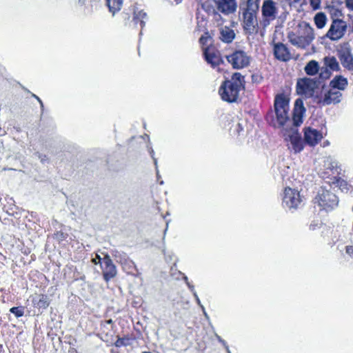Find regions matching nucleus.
<instances>
[{
    "instance_id": "nucleus-10",
    "label": "nucleus",
    "mask_w": 353,
    "mask_h": 353,
    "mask_svg": "<svg viewBox=\"0 0 353 353\" xmlns=\"http://www.w3.org/2000/svg\"><path fill=\"white\" fill-rule=\"evenodd\" d=\"M228 61L234 69H242L249 65L250 63V57L243 50H236L232 54L227 55Z\"/></svg>"
},
{
    "instance_id": "nucleus-32",
    "label": "nucleus",
    "mask_w": 353,
    "mask_h": 353,
    "mask_svg": "<svg viewBox=\"0 0 353 353\" xmlns=\"http://www.w3.org/2000/svg\"><path fill=\"white\" fill-rule=\"evenodd\" d=\"M344 3L347 10L353 12V0H344Z\"/></svg>"
},
{
    "instance_id": "nucleus-30",
    "label": "nucleus",
    "mask_w": 353,
    "mask_h": 353,
    "mask_svg": "<svg viewBox=\"0 0 353 353\" xmlns=\"http://www.w3.org/2000/svg\"><path fill=\"white\" fill-rule=\"evenodd\" d=\"M78 4L81 6H85L88 13L92 12L91 0H78Z\"/></svg>"
},
{
    "instance_id": "nucleus-19",
    "label": "nucleus",
    "mask_w": 353,
    "mask_h": 353,
    "mask_svg": "<svg viewBox=\"0 0 353 353\" xmlns=\"http://www.w3.org/2000/svg\"><path fill=\"white\" fill-rule=\"evenodd\" d=\"M204 57L208 63L210 64L212 68L219 65L222 62L220 54L214 49L207 48L203 52Z\"/></svg>"
},
{
    "instance_id": "nucleus-38",
    "label": "nucleus",
    "mask_w": 353,
    "mask_h": 353,
    "mask_svg": "<svg viewBox=\"0 0 353 353\" xmlns=\"http://www.w3.org/2000/svg\"><path fill=\"white\" fill-rule=\"evenodd\" d=\"M345 252L348 255L352 256L353 255V247L351 245L346 246Z\"/></svg>"
},
{
    "instance_id": "nucleus-22",
    "label": "nucleus",
    "mask_w": 353,
    "mask_h": 353,
    "mask_svg": "<svg viewBox=\"0 0 353 353\" xmlns=\"http://www.w3.org/2000/svg\"><path fill=\"white\" fill-rule=\"evenodd\" d=\"M235 36L234 30L228 26H223L219 28V39L224 43H232Z\"/></svg>"
},
{
    "instance_id": "nucleus-34",
    "label": "nucleus",
    "mask_w": 353,
    "mask_h": 353,
    "mask_svg": "<svg viewBox=\"0 0 353 353\" xmlns=\"http://www.w3.org/2000/svg\"><path fill=\"white\" fill-rule=\"evenodd\" d=\"M193 296H194V297L195 298V300H196V303H197V304H198V305L201 307V309H202V310H203V313H204V315H205V316H208V314H207V313L205 312V307H203V305L201 304V301H200V299H199V296H198L197 294H196V293H194V294H193Z\"/></svg>"
},
{
    "instance_id": "nucleus-37",
    "label": "nucleus",
    "mask_w": 353,
    "mask_h": 353,
    "mask_svg": "<svg viewBox=\"0 0 353 353\" xmlns=\"http://www.w3.org/2000/svg\"><path fill=\"white\" fill-rule=\"evenodd\" d=\"M38 158L40 159L41 162L43 163L48 161V159L47 156L45 154H38Z\"/></svg>"
},
{
    "instance_id": "nucleus-2",
    "label": "nucleus",
    "mask_w": 353,
    "mask_h": 353,
    "mask_svg": "<svg viewBox=\"0 0 353 353\" xmlns=\"http://www.w3.org/2000/svg\"><path fill=\"white\" fill-rule=\"evenodd\" d=\"M244 77L239 72H235L231 79L225 81L219 88V93L223 101L235 102L240 91L243 88Z\"/></svg>"
},
{
    "instance_id": "nucleus-51",
    "label": "nucleus",
    "mask_w": 353,
    "mask_h": 353,
    "mask_svg": "<svg viewBox=\"0 0 353 353\" xmlns=\"http://www.w3.org/2000/svg\"><path fill=\"white\" fill-rule=\"evenodd\" d=\"M352 211H353V206H352Z\"/></svg>"
},
{
    "instance_id": "nucleus-8",
    "label": "nucleus",
    "mask_w": 353,
    "mask_h": 353,
    "mask_svg": "<svg viewBox=\"0 0 353 353\" xmlns=\"http://www.w3.org/2000/svg\"><path fill=\"white\" fill-rule=\"evenodd\" d=\"M343 94L339 90H335L329 86L323 88L319 96L316 97V102L320 105L326 106L337 104L341 101Z\"/></svg>"
},
{
    "instance_id": "nucleus-4",
    "label": "nucleus",
    "mask_w": 353,
    "mask_h": 353,
    "mask_svg": "<svg viewBox=\"0 0 353 353\" xmlns=\"http://www.w3.org/2000/svg\"><path fill=\"white\" fill-rule=\"evenodd\" d=\"M274 111L276 121L280 127L288 128L293 126V119L290 120L289 117V99L283 94H279L274 99Z\"/></svg>"
},
{
    "instance_id": "nucleus-21",
    "label": "nucleus",
    "mask_w": 353,
    "mask_h": 353,
    "mask_svg": "<svg viewBox=\"0 0 353 353\" xmlns=\"http://www.w3.org/2000/svg\"><path fill=\"white\" fill-rule=\"evenodd\" d=\"M348 85V81L347 78L341 76H335L330 82L329 86L335 90H339L340 92L345 90Z\"/></svg>"
},
{
    "instance_id": "nucleus-14",
    "label": "nucleus",
    "mask_w": 353,
    "mask_h": 353,
    "mask_svg": "<svg viewBox=\"0 0 353 353\" xmlns=\"http://www.w3.org/2000/svg\"><path fill=\"white\" fill-rule=\"evenodd\" d=\"M316 87V81L310 78L300 79L296 83V90L299 94L312 96Z\"/></svg>"
},
{
    "instance_id": "nucleus-20",
    "label": "nucleus",
    "mask_w": 353,
    "mask_h": 353,
    "mask_svg": "<svg viewBox=\"0 0 353 353\" xmlns=\"http://www.w3.org/2000/svg\"><path fill=\"white\" fill-rule=\"evenodd\" d=\"M274 54L277 59L282 61H289L291 58L288 48L282 43L274 44Z\"/></svg>"
},
{
    "instance_id": "nucleus-47",
    "label": "nucleus",
    "mask_w": 353,
    "mask_h": 353,
    "mask_svg": "<svg viewBox=\"0 0 353 353\" xmlns=\"http://www.w3.org/2000/svg\"><path fill=\"white\" fill-rule=\"evenodd\" d=\"M106 322H107V323H108V324H111V323H112V319H109V320H108Z\"/></svg>"
},
{
    "instance_id": "nucleus-39",
    "label": "nucleus",
    "mask_w": 353,
    "mask_h": 353,
    "mask_svg": "<svg viewBox=\"0 0 353 353\" xmlns=\"http://www.w3.org/2000/svg\"><path fill=\"white\" fill-rule=\"evenodd\" d=\"M208 39H210V37L208 35V33H206V36H202L199 40L200 42L204 45L206 43Z\"/></svg>"
},
{
    "instance_id": "nucleus-31",
    "label": "nucleus",
    "mask_w": 353,
    "mask_h": 353,
    "mask_svg": "<svg viewBox=\"0 0 353 353\" xmlns=\"http://www.w3.org/2000/svg\"><path fill=\"white\" fill-rule=\"evenodd\" d=\"M262 80L263 77L259 73L253 74L252 75V82L253 83L259 84L262 81Z\"/></svg>"
},
{
    "instance_id": "nucleus-17",
    "label": "nucleus",
    "mask_w": 353,
    "mask_h": 353,
    "mask_svg": "<svg viewBox=\"0 0 353 353\" xmlns=\"http://www.w3.org/2000/svg\"><path fill=\"white\" fill-rule=\"evenodd\" d=\"M102 270L103 278L106 281L114 278L117 274L116 266L113 264L110 256L105 254L103 258Z\"/></svg>"
},
{
    "instance_id": "nucleus-50",
    "label": "nucleus",
    "mask_w": 353,
    "mask_h": 353,
    "mask_svg": "<svg viewBox=\"0 0 353 353\" xmlns=\"http://www.w3.org/2000/svg\"><path fill=\"white\" fill-rule=\"evenodd\" d=\"M143 353H151V352H143Z\"/></svg>"
},
{
    "instance_id": "nucleus-13",
    "label": "nucleus",
    "mask_w": 353,
    "mask_h": 353,
    "mask_svg": "<svg viewBox=\"0 0 353 353\" xmlns=\"http://www.w3.org/2000/svg\"><path fill=\"white\" fill-rule=\"evenodd\" d=\"M340 70L339 63L333 56L325 57L323 59V66L321 68L319 76L321 79H327L330 76V70L339 71Z\"/></svg>"
},
{
    "instance_id": "nucleus-44",
    "label": "nucleus",
    "mask_w": 353,
    "mask_h": 353,
    "mask_svg": "<svg viewBox=\"0 0 353 353\" xmlns=\"http://www.w3.org/2000/svg\"><path fill=\"white\" fill-rule=\"evenodd\" d=\"M172 254H168V256H165L166 260H172Z\"/></svg>"
},
{
    "instance_id": "nucleus-11",
    "label": "nucleus",
    "mask_w": 353,
    "mask_h": 353,
    "mask_svg": "<svg viewBox=\"0 0 353 353\" xmlns=\"http://www.w3.org/2000/svg\"><path fill=\"white\" fill-rule=\"evenodd\" d=\"M256 12L248 8L243 12V26L244 30L249 34L256 32L258 27Z\"/></svg>"
},
{
    "instance_id": "nucleus-3",
    "label": "nucleus",
    "mask_w": 353,
    "mask_h": 353,
    "mask_svg": "<svg viewBox=\"0 0 353 353\" xmlns=\"http://www.w3.org/2000/svg\"><path fill=\"white\" fill-rule=\"evenodd\" d=\"M288 38L292 45L299 48H305L314 39V29L308 23L302 22L299 24L296 32L291 31Z\"/></svg>"
},
{
    "instance_id": "nucleus-28",
    "label": "nucleus",
    "mask_w": 353,
    "mask_h": 353,
    "mask_svg": "<svg viewBox=\"0 0 353 353\" xmlns=\"http://www.w3.org/2000/svg\"><path fill=\"white\" fill-rule=\"evenodd\" d=\"M10 312L14 314L17 318L23 316L24 309L23 307H13L10 308Z\"/></svg>"
},
{
    "instance_id": "nucleus-12",
    "label": "nucleus",
    "mask_w": 353,
    "mask_h": 353,
    "mask_svg": "<svg viewBox=\"0 0 353 353\" xmlns=\"http://www.w3.org/2000/svg\"><path fill=\"white\" fill-rule=\"evenodd\" d=\"M347 29L346 23L341 19H334L326 36L332 41H336L343 37Z\"/></svg>"
},
{
    "instance_id": "nucleus-36",
    "label": "nucleus",
    "mask_w": 353,
    "mask_h": 353,
    "mask_svg": "<svg viewBox=\"0 0 353 353\" xmlns=\"http://www.w3.org/2000/svg\"><path fill=\"white\" fill-rule=\"evenodd\" d=\"M92 262L94 264L101 263L102 265L103 259L98 254L96 255V257L92 259Z\"/></svg>"
},
{
    "instance_id": "nucleus-29",
    "label": "nucleus",
    "mask_w": 353,
    "mask_h": 353,
    "mask_svg": "<svg viewBox=\"0 0 353 353\" xmlns=\"http://www.w3.org/2000/svg\"><path fill=\"white\" fill-rule=\"evenodd\" d=\"M129 344L130 343L128 338H118L114 343V345L117 347L128 346Z\"/></svg>"
},
{
    "instance_id": "nucleus-24",
    "label": "nucleus",
    "mask_w": 353,
    "mask_h": 353,
    "mask_svg": "<svg viewBox=\"0 0 353 353\" xmlns=\"http://www.w3.org/2000/svg\"><path fill=\"white\" fill-rule=\"evenodd\" d=\"M148 19L146 12L143 10H134L133 21L137 24L139 23L141 28L143 29L145 25V20Z\"/></svg>"
},
{
    "instance_id": "nucleus-25",
    "label": "nucleus",
    "mask_w": 353,
    "mask_h": 353,
    "mask_svg": "<svg viewBox=\"0 0 353 353\" xmlns=\"http://www.w3.org/2000/svg\"><path fill=\"white\" fill-rule=\"evenodd\" d=\"M319 70L321 71V68L315 60L310 61L305 66V72L310 76L316 74Z\"/></svg>"
},
{
    "instance_id": "nucleus-27",
    "label": "nucleus",
    "mask_w": 353,
    "mask_h": 353,
    "mask_svg": "<svg viewBox=\"0 0 353 353\" xmlns=\"http://www.w3.org/2000/svg\"><path fill=\"white\" fill-rule=\"evenodd\" d=\"M314 23H315L316 26L318 28L321 29L326 24V21H327L326 15L323 12H318L317 14H315V16L314 17Z\"/></svg>"
},
{
    "instance_id": "nucleus-9",
    "label": "nucleus",
    "mask_w": 353,
    "mask_h": 353,
    "mask_svg": "<svg viewBox=\"0 0 353 353\" xmlns=\"http://www.w3.org/2000/svg\"><path fill=\"white\" fill-rule=\"evenodd\" d=\"M339 174L337 162L331 157H327L324 160L323 168L320 169L319 174L324 179H330L332 181L329 183H334L336 180V176Z\"/></svg>"
},
{
    "instance_id": "nucleus-48",
    "label": "nucleus",
    "mask_w": 353,
    "mask_h": 353,
    "mask_svg": "<svg viewBox=\"0 0 353 353\" xmlns=\"http://www.w3.org/2000/svg\"><path fill=\"white\" fill-rule=\"evenodd\" d=\"M215 14L217 15L219 17H221V15L215 12Z\"/></svg>"
},
{
    "instance_id": "nucleus-45",
    "label": "nucleus",
    "mask_w": 353,
    "mask_h": 353,
    "mask_svg": "<svg viewBox=\"0 0 353 353\" xmlns=\"http://www.w3.org/2000/svg\"><path fill=\"white\" fill-rule=\"evenodd\" d=\"M168 222H167V223H166V228H165V230H164V235H165L166 232H167V230H168ZM164 238H165V236H163V239H164Z\"/></svg>"
},
{
    "instance_id": "nucleus-5",
    "label": "nucleus",
    "mask_w": 353,
    "mask_h": 353,
    "mask_svg": "<svg viewBox=\"0 0 353 353\" xmlns=\"http://www.w3.org/2000/svg\"><path fill=\"white\" fill-rule=\"evenodd\" d=\"M314 203H317L321 209L330 211L338 205L339 199L334 192L321 187L314 198Z\"/></svg>"
},
{
    "instance_id": "nucleus-35",
    "label": "nucleus",
    "mask_w": 353,
    "mask_h": 353,
    "mask_svg": "<svg viewBox=\"0 0 353 353\" xmlns=\"http://www.w3.org/2000/svg\"><path fill=\"white\" fill-rule=\"evenodd\" d=\"M321 4V0H310V5L314 9H319Z\"/></svg>"
},
{
    "instance_id": "nucleus-1",
    "label": "nucleus",
    "mask_w": 353,
    "mask_h": 353,
    "mask_svg": "<svg viewBox=\"0 0 353 353\" xmlns=\"http://www.w3.org/2000/svg\"><path fill=\"white\" fill-rule=\"evenodd\" d=\"M305 112V108L302 99H297L295 101L293 110V126L290 129L285 128V140L290 143L292 150L296 153L303 150L305 143L297 129L303 123V117Z\"/></svg>"
},
{
    "instance_id": "nucleus-15",
    "label": "nucleus",
    "mask_w": 353,
    "mask_h": 353,
    "mask_svg": "<svg viewBox=\"0 0 353 353\" xmlns=\"http://www.w3.org/2000/svg\"><path fill=\"white\" fill-rule=\"evenodd\" d=\"M338 57L343 68L353 71V54L349 47L345 46L339 50Z\"/></svg>"
},
{
    "instance_id": "nucleus-46",
    "label": "nucleus",
    "mask_w": 353,
    "mask_h": 353,
    "mask_svg": "<svg viewBox=\"0 0 353 353\" xmlns=\"http://www.w3.org/2000/svg\"><path fill=\"white\" fill-rule=\"evenodd\" d=\"M224 347L225 348V350H226V351H227V352H228V353H231V352H230V349H229L228 345H226V346H225Z\"/></svg>"
},
{
    "instance_id": "nucleus-16",
    "label": "nucleus",
    "mask_w": 353,
    "mask_h": 353,
    "mask_svg": "<svg viewBox=\"0 0 353 353\" xmlns=\"http://www.w3.org/2000/svg\"><path fill=\"white\" fill-rule=\"evenodd\" d=\"M304 131L305 143L314 146L323 139V134L319 131L311 127H305Z\"/></svg>"
},
{
    "instance_id": "nucleus-6",
    "label": "nucleus",
    "mask_w": 353,
    "mask_h": 353,
    "mask_svg": "<svg viewBox=\"0 0 353 353\" xmlns=\"http://www.w3.org/2000/svg\"><path fill=\"white\" fill-rule=\"evenodd\" d=\"M262 19L260 26L265 30L272 21L276 19L278 14L276 3L273 0H264L261 6Z\"/></svg>"
},
{
    "instance_id": "nucleus-40",
    "label": "nucleus",
    "mask_w": 353,
    "mask_h": 353,
    "mask_svg": "<svg viewBox=\"0 0 353 353\" xmlns=\"http://www.w3.org/2000/svg\"><path fill=\"white\" fill-rule=\"evenodd\" d=\"M188 287V288L190 289V290L191 291V292L194 294V293H196V292L194 290V287L193 285H192L190 283H188L186 284Z\"/></svg>"
},
{
    "instance_id": "nucleus-23",
    "label": "nucleus",
    "mask_w": 353,
    "mask_h": 353,
    "mask_svg": "<svg viewBox=\"0 0 353 353\" xmlns=\"http://www.w3.org/2000/svg\"><path fill=\"white\" fill-rule=\"evenodd\" d=\"M32 303L34 307L38 308L46 309L49 305V301L47 296L39 294L34 296L32 299Z\"/></svg>"
},
{
    "instance_id": "nucleus-43",
    "label": "nucleus",
    "mask_w": 353,
    "mask_h": 353,
    "mask_svg": "<svg viewBox=\"0 0 353 353\" xmlns=\"http://www.w3.org/2000/svg\"><path fill=\"white\" fill-rule=\"evenodd\" d=\"M183 281L185 282V283H186V284H187L188 283H190V282L188 281V276H185V274H183Z\"/></svg>"
},
{
    "instance_id": "nucleus-26",
    "label": "nucleus",
    "mask_w": 353,
    "mask_h": 353,
    "mask_svg": "<svg viewBox=\"0 0 353 353\" xmlns=\"http://www.w3.org/2000/svg\"><path fill=\"white\" fill-rule=\"evenodd\" d=\"M106 4L109 8V11L113 15L121 8L123 0H106Z\"/></svg>"
},
{
    "instance_id": "nucleus-41",
    "label": "nucleus",
    "mask_w": 353,
    "mask_h": 353,
    "mask_svg": "<svg viewBox=\"0 0 353 353\" xmlns=\"http://www.w3.org/2000/svg\"><path fill=\"white\" fill-rule=\"evenodd\" d=\"M216 337L217 340L220 343H221L224 347L228 345L227 343L223 339H222L220 336H219L218 334H216Z\"/></svg>"
},
{
    "instance_id": "nucleus-7",
    "label": "nucleus",
    "mask_w": 353,
    "mask_h": 353,
    "mask_svg": "<svg viewBox=\"0 0 353 353\" xmlns=\"http://www.w3.org/2000/svg\"><path fill=\"white\" fill-rule=\"evenodd\" d=\"M302 201L298 190L290 188L284 190L282 205L285 209L293 212L302 205Z\"/></svg>"
},
{
    "instance_id": "nucleus-42",
    "label": "nucleus",
    "mask_w": 353,
    "mask_h": 353,
    "mask_svg": "<svg viewBox=\"0 0 353 353\" xmlns=\"http://www.w3.org/2000/svg\"><path fill=\"white\" fill-rule=\"evenodd\" d=\"M32 97H34L36 99V100H37L39 101V103L41 105V109H43V102L41 100V99L39 97H37V95H35L34 94H32Z\"/></svg>"
},
{
    "instance_id": "nucleus-18",
    "label": "nucleus",
    "mask_w": 353,
    "mask_h": 353,
    "mask_svg": "<svg viewBox=\"0 0 353 353\" xmlns=\"http://www.w3.org/2000/svg\"><path fill=\"white\" fill-rule=\"evenodd\" d=\"M214 3L217 10L225 15L234 12L237 8L236 0H214Z\"/></svg>"
},
{
    "instance_id": "nucleus-49",
    "label": "nucleus",
    "mask_w": 353,
    "mask_h": 353,
    "mask_svg": "<svg viewBox=\"0 0 353 353\" xmlns=\"http://www.w3.org/2000/svg\"><path fill=\"white\" fill-rule=\"evenodd\" d=\"M163 183V181H161L160 184L162 185Z\"/></svg>"
},
{
    "instance_id": "nucleus-33",
    "label": "nucleus",
    "mask_w": 353,
    "mask_h": 353,
    "mask_svg": "<svg viewBox=\"0 0 353 353\" xmlns=\"http://www.w3.org/2000/svg\"><path fill=\"white\" fill-rule=\"evenodd\" d=\"M149 152L152 157V158L154 160V163L156 166V170H157V177H159V170L157 169V159L154 158V150L152 148H150L149 149Z\"/></svg>"
}]
</instances>
